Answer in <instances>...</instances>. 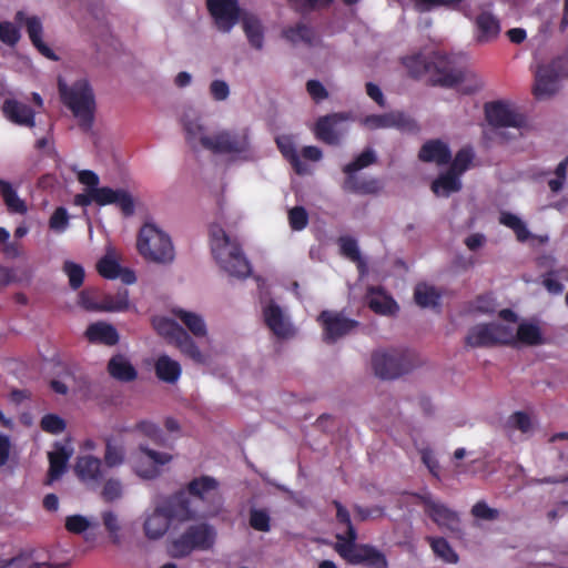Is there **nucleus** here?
I'll list each match as a JSON object with an SVG mask.
<instances>
[{"mask_svg":"<svg viewBox=\"0 0 568 568\" xmlns=\"http://www.w3.org/2000/svg\"><path fill=\"white\" fill-rule=\"evenodd\" d=\"M233 223L232 214L220 209L209 225V239L212 256L219 267L231 277L246 278L251 275V265L236 237L226 227Z\"/></svg>","mask_w":568,"mask_h":568,"instance_id":"f257e3e1","label":"nucleus"},{"mask_svg":"<svg viewBox=\"0 0 568 568\" xmlns=\"http://www.w3.org/2000/svg\"><path fill=\"white\" fill-rule=\"evenodd\" d=\"M183 493L156 501L142 514V534L149 541L161 540L170 530L172 523H184L195 518Z\"/></svg>","mask_w":568,"mask_h":568,"instance_id":"f03ea898","label":"nucleus"},{"mask_svg":"<svg viewBox=\"0 0 568 568\" xmlns=\"http://www.w3.org/2000/svg\"><path fill=\"white\" fill-rule=\"evenodd\" d=\"M152 325L156 333L173 345L184 357L197 365H210L212 356L209 351L202 349L197 341L179 325L175 320L168 316H155Z\"/></svg>","mask_w":568,"mask_h":568,"instance_id":"7ed1b4c3","label":"nucleus"},{"mask_svg":"<svg viewBox=\"0 0 568 568\" xmlns=\"http://www.w3.org/2000/svg\"><path fill=\"white\" fill-rule=\"evenodd\" d=\"M58 90L62 102L72 111L79 124L90 129L95 110L94 93L88 79L75 80L71 85L62 79H58Z\"/></svg>","mask_w":568,"mask_h":568,"instance_id":"20e7f679","label":"nucleus"},{"mask_svg":"<svg viewBox=\"0 0 568 568\" xmlns=\"http://www.w3.org/2000/svg\"><path fill=\"white\" fill-rule=\"evenodd\" d=\"M517 315L510 310H503L498 317L488 324L475 325L467 336L471 346L513 345L516 335Z\"/></svg>","mask_w":568,"mask_h":568,"instance_id":"39448f33","label":"nucleus"},{"mask_svg":"<svg viewBox=\"0 0 568 568\" xmlns=\"http://www.w3.org/2000/svg\"><path fill=\"white\" fill-rule=\"evenodd\" d=\"M139 254L150 263L169 265L175 258V250L171 236L153 223H145L136 237Z\"/></svg>","mask_w":568,"mask_h":568,"instance_id":"423d86ee","label":"nucleus"},{"mask_svg":"<svg viewBox=\"0 0 568 568\" xmlns=\"http://www.w3.org/2000/svg\"><path fill=\"white\" fill-rule=\"evenodd\" d=\"M419 364L417 355L408 349H378L372 355L375 374L385 379H394L409 373Z\"/></svg>","mask_w":568,"mask_h":568,"instance_id":"0eeeda50","label":"nucleus"},{"mask_svg":"<svg viewBox=\"0 0 568 568\" xmlns=\"http://www.w3.org/2000/svg\"><path fill=\"white\" fill-rule=\"evenodd\" d=\"M216 529L209 524L190 526L183 534L170 540L168 550L174 558H182L193 550H210L216 540Z\"/></svg>","mask_w":568,"mask_h":568,"instance_id":"6e6552de","label":"nucleus"},{"mask_svg":"<svg viewBox=\"0 0 568 568\" xmlns=\"http://www.w3.org/2000/svg\"><path fill=\"white\" fill-rule=\"evenodd\" d=\"M356 538L357 535L353 527H349V538H344L341 534L337 535L335 550L341 557L353 565H364L368 568H387V559L382 551L369 545L356 544Z\"/></svg>","mask_w":568,"mask_h":568,"instance_id":"1a4fd4ad","label":"nucleus"},{"mask_svg":"<svg viewBox=\"0 0 568 568\" xmlns=\"http://www.w3.org/2000/svg\"><path fill=\"white\" fill-rule=\"evenodd\" d=\"M568 77V57L542 60L535 71L534 94L538 100H547L559 90V80Z\"/></svg>","mask_w":568,"mask_h":568,"instance_id":"9d476101","label":"nucleus"},{"mask_svg":"<svg viewBox=\"0 0 568 568\" xmlns=\"http://www.w3.org/2000/svg\"><path fill=\"white\" fill-rule=\"evenodd\" d=\"M211 152L230 159L247 160L252 156L251 139L247 129H221L213 132Z\"/></svg>","mask_w":568,"mask_h":568,"instance_id":"9b49d317","label":"nucleus"},{"mask_svg":"<svg viewBox=\"0 0 568 568\" xmlns=\"http://www.w3.org/2000/svg\"><path fill=\"white\" fill-rule=\"evenodd\" d=\"M436 81L444 87H455L465 93L483 88V80L474 72L464 70L448 57H440L436 62Z\"/></svg>","mask_w":568,"mask_h":568,"instance_id":"f8f14e48","label":"nucleus"},{"mask_svg":"<svg viewBox=\"0 0 568 568\" xmlns=\"http://www.w3.org/2000/svg\"><path fill=\"white\" fill-rule=\"evenodd\" d=\"M173 456L166 452L140 446L134 450L129 463L134 474L142 479H155L162 474V468L170 464Z\"/></svg>","mask_w":568,"mask_h":568,"instance_id":"ddd939ff","label":"nucleus"},{"mask_svg":"<svg viewBox=\"0 0 568 568\" xmlns=\"http://www.w3.org/2000/svg\"><path fill=\"white\" fill-rule=\"evenodd\" d=\"M423 505L425 514L439 530L455 538L463 537L462 520L457 511L430 495L423 497Z\"/></svg>","mask_w":568,"mask_h":568,"instance_id":"4468645a","label":"nucleus"},{"mask_svg":"<svg viewBox=\"0 0 568 568\" xmlns=\"http://www.w3.org/2000/svg\"><path fill=\"white\" fill-rule=\"evenodd\" d=\"M349 121H352L351 113L335 112L318 118L312 131L320 141L337 145L348 132L347 123Z\"/></svg>","mask_w":568,"mask_h":568,"instance_id":"2eb2a0df","label":"nucleus"},{"mask_svg":"<svg viewBox=\"0 0 568 568\" xmlns=\"http://www.w3.org/2000/svg\"><path fill=\"white\" fill-rule=\"evenodd\" d=\"M186 143L192 149L210 150L213 133L210 132L204 119L194 111H186L181 118Z\"/></svg>","mask_w":568,"mask_h":568,"instance_id":"dca6fc26","label":"nucleus"},{"mask_svg":"<svg viewBox=\"0 0 568 568\" xmlns=\"http://www.w3.org/2000/svg\"><path fill=\"white\" fill-rule=\"evenodd\" d=\"M122 256L113 245H106L104 255L98 261L99 274L108 280H121L124 284L131 285L136 282L135 273L128 267L121 266Z\"/></svg>","mask_w":568,"mask_h":568,"instance_id":"f3484780","label":"nucleus"},{"mask_svg":"<svg viewBox=\"0 0 568 568\" xmlns=\"http://www.w3.org/2000/svg\"><path fill=\"white\" fill-rule=\"evenodd\" d=\"M174 318L179 320L184 329L193 337L194 341H203L206 344L204 351H209L213 357L212 337L210 335L207 323L204 316L195 311L175 307L171 311Z\"/></svg>","mask_w":568,"mask_h":568,"instance_id":"a211bd4d","label":"nucleus"},{"mask_svg":"<svg viewBox=\"0 0 568 568\" xmlns=\"http://www.w3.org/2000/svg\"><path fill=\"white\" fill-rule=\"evenodd\" d=\"M206 6L219 31L229 33L244 12L237 0H206Z\"/></svg>","mask_w":568,"mask_h":568,"instance_id":"6ab92c4d","label":"nucleus"},{"mask_svg":"<svg viewBox=\"0 0 568 568\" xmlns=\"http://www.w3.org/2000/svg\"><path fill=\"white\" fill-rule=\"evenodd\" d=\"M359 123L365 130L369 131L386 129L413 131L416 129L414 120L400 111L365 115Z\"/></svg>","mask_w":568,"mask_h":568,"instance_id":"aec40b11","label":"nucleus"},{"mask_svg":"<svg viewBox=\"0 0 568 568\" xmlns=\"http://www.w3.org/2000/svg\"><path fill=\"white\" fill-rule=\"evenodd\" d=\"M190 495L209 503L210 509L204 513V516L216 515L222 507V499L219 491V483L210 476H201L191 480L187 485Z\"/></svg>","mask_w":568,"mask_h":568,"instance_id":"412c9836","label":"nucleus"},{"mask_svg":"<svg viewBox=\"0 0 568 568\" xmlns=\"http://www.w3.org/2000/svg\"><path fill=\"white\" fill-rule=\"evenodd\" d=\"M488 122L499 128L524 129L527 125L526 118L516 106L505 102H495L486 106Z\"/></svg>","mask_w":568,"mask_h":568,"instance_id":"4be33fe9","label":"nucleus"},{"mask_svg":"<svg viewBox=\"0 0 568 568\" xmlns=\"http://www.w3.org/2000/svg\"><path fill=\"white\" fill-rule=\"evenodd\" d=\"M263 317L266 326L278 338H290L295 335L291 318L274 301H267L263 305Z\"/></svg>","mask_w":568,"mask_h":568,"instance_id":"5701e85b","label":"nucleus"},{"mask_svg":"<svg viewBox=\"0 0 568 568\" xmlns=\"http://www.w3.org/2000/svg\"><path fill=\"white\" fill-rule=\"evenodd\" d=\"M318 321L323 326L324 339L328 343H333L339 337L349 333L356 325L352 320H348L335 312H323Z\"/></svg>","mask_w":568,"mask_h":568,"instance_id":"b1692460","label":"nucleus"},{"mask_svg":"<svg viewBox=\"0 0 568 568\" xmlns=\"http://www.w3.org/2000/svg\"><path fill=\"white\" fill-rule=\"evenodd\" d=\"M91 197H93L94 203L100 206L115 204L125 214L133 212V200L123 189H111L106 186L91 187Z\"/></svg>","mask_w":568,"mask_h":568,"instance_id":"393cba45","label":"nucleus"},{"mask_svg":"<svg viewBox=\"0 0 568 568\" xmlns=\"http://www.w3.org/2000/svg\"><path fill=\"white\" fill-rule=\"evenodd\" d=\"M499 223L514 231L516 239L523 243L545 244L548 241L546 235H535L528 229L526 223L516 214L501 212Z\"/></svg>","mask_w":568,"mask_h":568,"instance_id":"a878e982","label":"nucleus"},{"mask_svg":"<svg viewBox=\"0 0 568 568\" xmlns=\"http://www.w3.org/2000/svg\"><path fill=\"white\" fill-rule=\"evenodd\" d=\"M2 112L9 121L18 125L34 126V113L31 108L13 98L3 101Z\"/></svg>","mask_w":568,"mask_h":568,"instance_id":"bb28decb","label":"nucleus"},{"mask_svg":"<svg viewBox=\"0 0 568 568\" xmlns=\"http://www.w3.org/2000/svg\"><path fill=\"white\" fill-rule=\"evenodd\" d=\"M366 298L369 308L379 315L394 316L399 310L395 300L379 287L369 288Z\"/></svg>","mask_w":568,"mask_h":568,"instance_id":"cd10ccee","label":"nucleus"},{"mask_svg":"<svg viewBox=\"0 0 568 568\" xmlns=\"http://www.w3.org/2000/svg\"><path fill=\"white\" fill-rule=\"evenodd\" d=\"M450 158L452 152L449 146L440 140H429L425 142L418 153L420 161L436 165L446 164Z\"/></svg>","mask_w":568,"mask_h":568,"instance_id":"c85d7f7f","label":"nucleus"},{"mask_svg":"<svg viewBox=\"0 0 568 568\" xmlns=\"http://www.w3.org/2000/svg\"><path fill=\"white\" fill-rule=\"evenodd\" d=\"M73 454V448L69 443L54 445L53 449L49 452V480L53 481L61 477L64 473L67 464Z\"/></svg>","mask_w":568,"mask_h":568,"instance_id":"c756f323","label":"nucleus"},{"mask_svg":"<svg viewBox=\"0 0 568 568\" xmlns=\"http://www.w3.org/2000/svg\"><path fill=\"white\" fill-rule=\"evenodd\" d=\"M156 377L168 384H175L182 375V366L178 359L161 354L154 362Z\"/></svg>","mask_w":568,"mask_h":568,"instance_id":"7c9ffc66","label":"nucleus"},{"mask_svg":"<svg viewBox=\"0 0 568 568\" xmlns=\"http://www.w3.org/2000/svg\"><path fill=\"white\" fill-rule=\"evenodd\" d=\"M85 337L91 343H100L104 345H114L119 341L116 329L105 322L91 324L85 331Z\"/></svg>","mask_w":568,"mask_h":568,"instance_id":"2f4dec72","label":"nucleus"},{"mask_svg":"<svg viewBox=\"0 0 568 568\" xmlns=\"http://www.w3.org/2000/svg\"><path fill=\"white\" fill-rule=\"evenodd\" d=\"M476 24L480 42H488L497 38L500 32L499 20L488 9L481 10L476 19Z\"/></svg>","mask_w":568,"mask_h":568,"instance_id":"473e14b6","label":"nucleus"},{"mask_svg":"<svg viewBox=\"0 0 568 568\" xmlns=\"http://www.w3.org/2000/svg\"><path fill=\"white\" fill-rule=\"evenodd\" d=\"M460 190V178L450 170L440 173L432 183V191L439 197H448L453 193H457Z\"/></svg>","mask_w":568,"mask_h":568,"instance_id":"72a5a7b5","label":"nucleus"},{"mask_svg":"<svg viewBox=\"0 0 568 568\" xmlns=\"http://www.w3.org/2000/svg\"><path fill=\"white\" fill-rule=\"evenodd\" d=\"M545 342L541 329L538 325L530 322L517 321L516 323V335L513 345H527L534 346Z\"/></svg>","mask_w":568,"mask_h":568,"instance_id":"f704fd0d","label":"nucleus"},{"mask_svg":"<svg viewBox=\"0 0 568 568\" xmlns=\"http://www.w3.org/2000/svg\"><path fill=\"white\" fill-rule=\"evenodd\" d=\"M74 470L81 480L94 481L102 474V463L94 456L83 455L77 459Z\"/></svg>","mask_w":568,"mask_h":568,"instance_id":"c9c22d12","label":"nucleus"},{"mask_svg":"<svg viewBox=\"0 0 568 568\" xmlns=\"http://www.w3.org/2000/svg\"><path fill=\"white\" fill-rule=\"evenodd\" d=\"M109 374L121 382L128 383L136 378V371L130 359L124 355L113 356L108 365Z\"/></svg>","mask_w":568,"mask_h":568,"instance_id":"e433bc0d","label":"nucleus"},{"mask_svg":"<svg viewBox=\"0 0 568 568\" xmlns=\"http://www.w3.org/2000/svg\"><path fill=\"white\" fill-rule=\"evenodd\" d=\"M26 26L29 38L39 52L50 60H59L53 50L42 41V24L40 20L36 17L26 18Z\"/></svg>","mask_w":568,"mask_h":568,"instance_id":"4c0bfd02","label":"nucleus"},{"mask_svg":"<svg viewBox=\"0 0 568 568\" xmlns=\"http://www.w3.org/2000/svg\"><path fill=\"white\" fill-rule=\"evenodd\" d=\"M240 19L250 44L257 50L262 49L264 33L260 20L254 14L247 12H244Z\"/></svg>","mask_w":568,"mask_h":568,"instance_id":"58836bf2","label":"nucleus"},{"mask_svg":"<svg viewBox=\"0 0 568 568\" xmlns=\"http://www.w3.org/2000/svg\"><path fill=\"white\" fill-rule=\"evenodd\" d=\"M276 142L280 151L291 162L297 174L311 173V169L301 161L300 155L295 151L294 142L291 136H280Z\"/></svg>","mask_w":568,"mask_h":568,"instance_id":"ea45409f","label":"nucleus"},{"mask_svg":"<svg viewBox=\"0 0 568 568\" xmlns=\"http://www.w3.org/2000/svg\"><path fill=\"white\" fill-rule=\"evenodd\" d=\"M0 193L4 204L11 213L26 214L28 206L18 195L17 190L6 180L0 179Z\"/></svg>","mask_w":568,"mask_h":568,"instance_id":"a19ab883","label":"nucleus"},{"mask_svg":"<svg viewBox=\"0 0 568 568\" xmlns=\"http://www.w3.org/2000/svg\"><path fill=\"white\" fill-rule=\"evenodd\" d=\"M426 540L429 542L435 556L442 561L446 564H456L458 561V555L445 538L429 536Z\"/></svg>","mask_w":568,"mask_h":568,"instance_id":"79ce46f5","label":"nucleus"},{"mask_svg":"<svg viewBox=\"0 0 568 568\" xmlns=\"http://www.w3.org/2000/svg\"><path fill=\"white\" fill-rule=\"evenodd\" d=\"M126 460V450L121 443L108 442L103 455V463L106 468H116Z\"/></svg>","mask_w":568,"mask_h":568,"instance_id":"37998d69","label":"nucleus"},{"mask_svg":"<svg viewBox=\"0 0 568 568\" xmlns=\"http://www.w3.org/2000/svg\"><path fill=\"white\" fill-rule=\"evenodd\" d=\"M414 297L420 307H434L437 305L440 294L433 285L419 283L415 287Z\"/></svg>","mask_w":568,"mask_h":568,"instance_id":"c03bdc74","label":"nucleus"},{"mask_svg":"<svg viewBox=\"0 0 568 568\" xmlns=\"http://www.w3.org/2000/svg\"><path fill=\"white\" fill-rule=\"evenodd\" d=\"M130 306L129 292L123 290L114 295H106L101 302V311L104 312H123Z\"/></svg>","mask_w":568,"mask_h":568,"instance_id":"a18cd8bd","label":"nucleus"},{"mask_svg":"<svg viewBox=\"0 0 568 568\" xmlns=\"http://www.w3.org/2000/svg\"><path fill=\"white\" fill-rule=\"evenodd\" d=\"M105 530L113 542L121 540L122 523L120 516L113 510H105L101 514Z\"/></svg>","mask_w":568,"mask_h":568,"instance_id":"49530a36","label":"nucleus"},{"mask_svg":"<svg viewBox=\"0 0 568 568\" xmlns=\"http://www.w3.org/2000/svg\"><path fill=\"white\" fill-rule=\"evenodd\" d=\"M94 526L91 518L83 515H70L67 516L64 521L65 529L71 534L81 535L91 529Z\"/></svg>","mask_w":568,"mask_h":568,"instance_id":"de8ad7c7","label":"nucleus"},{"mask_svg":"<svg viewBox=\"0 0 568 568\" xmlns=\"http://www.w3.org/2000/svg\"><path fill=\"white\" fill-rule=\"evenodd\" d=\"M209 95L215 102H224L231 95L230 84L223 79H214L209 84Z\"/></svg>","mask_w":568,"mask_h":568,"instance_id":"09e8293b","label":"nucleus"},{"mask_svg":"<svg viewBox=\"0 0 568 568\" xmlns=\"http://www.w3.org/2000/svg\"><path fill=\"white\" fill-rule=\"evenodd\" d=\"M101 495L105 501H114L123 495V484L119 478H109L104 481Z\"/></svg>","mask_w":568,"mask_h":568,"instance_id":"8fccbe9b","label":"nucleus"},{"mask_svg":"<svg viewBox=\"0 0 568 568\" xmlns=\"http://www.w3.org/2000/svg\"><path fill=\"white\" fill-rule=\"evenodd\" d=\"M63 271L69 278V284L72 288H78L82 285L84 280V270L80 264L67 261L63 265Z\"/></svg>","mask_w":568,"mask_h":568,"instance_id":"3c124183","label":"nucleus"},{"mask_svg":"<svg viewBox=\"0 0 568 568\" xmlns=\"http://www.w3.org/2000/svg\"><path fill=\"white\" fill-rule=\"evenodd\" d=\"M250 525L253 529L267 532L271 529V518L266 510L252 509L250 513Z\"/></svg>","mask_w":568,"mask_h":568,"instance_id":"603ef678","label":"nucleus"},{"mask_svg":"<svg viewBox=\"0 0 568 568\" xmlns=\"http://www.w3.org/2000/svg\"><path fill=\"white\" fill-rule=\"evenodd\" d=\"M42 430L57 435L65 429V422L55 414H47L40 420Z\"/></svg>","mask_w":568,"mask_h":568,"instance_id":"864d4df0","label":"nucleus"},{"mask_svg":"<svg viewBox=\"0 0 568 568\" xmlns=\"http://www.w3.org/2000/svg\"><path fill=\"white\" fill-rule=\"evenodd\" d=\"M473 160V153L468 149H462L454 158L449 168L452 172L460 178V175L468 170Z\"/></svg>","mask_w":568,"mask_h":568,"instance_id":"5fc2aeb1","label":"nucleus"},{"mask_svg":"<svg viewBox=\"0 0 568 568\" xmlns=\"http://www.w3.org/2000/svg\"><path fill=\"white\" fill-rule=\"evenodd\" d=\"M136 432L151 439L156 444H161L163 442V435L160 427L150 420H142L136 425Z\"/></svg>","mask_w":568,"mask_h":568,"instance_id":"6e6d98bb","label":"nucleus"},{"mask_svg":"<svg viewBox=\"0 0 568 568\" xmlns=\"http://www.w3.org/2000/svg\"><path fill=\"white\" fill-rule=\"evenodd\" d=\"M290 226L294 231H301L306 227L308 223V215L304 207L295 206L288 212Z\"/></svg>","mask_w":568,"mask_h":568,"instance_id":"4d7b16f0","label":"nucleus"},{"mask_svg":"<svg viewBox=\"0 0 568 568\" xmlns=\"http://www.w3.org/2000/svg\"><path fill=\"white\" fill-rule=\"evenodd\" d=\"M375 161V153L372 150L364 151L354 162L344 168V172L348 175L368 166Z\"/></svg>","mask_w":568,"mask_h":568,"instance_id":"13d9d810","label":"nucleus"},{"mask_svg":"<svg viewBox=\"0 0 568 568\" xmlns=\"http://www.w3.org/2000/svg\"><path fill=\"white\" fill-rule=\"evenodd\" d=\"M69 225V215L64 207H58L49 221V226L57 233H62Z\"/></svg>","mask_w":568,"mask_h":568,"instance_id":"bf43d9fd","label":"nucleus"},{"mask_svg":"<svg viewBox=\"0 0 568 568\" xmlns=\"http://www.w3.org/2000/svg\"><path fill=\"white\" fill-rule=\"evenodd\" d=\"M20 39L18 28L11 22H0V40L9 45L16 44Z\"/></svg>","mask_w":568,"mask_h":568,"instance_id":"052dcab7","label":"nucleus"},{"mask_svg":"<svg viewBox=\"0 0 568 568\" xmlns=\"http://www.w3.org/2000/svg\"><path fill=\"white\" fill-rule=\"evenodd\" d=\"M414 7L419 11H428L436 7H453L462 0H412Z\"/></svg>","mask_w":568,"mask_h":568,"instance_id":"680f3d73","label":"nucleus"},{"mask_svg":"<svg viewBox=\"0 0 568 568\" xmlns=\"http://www.w3.org/2000/svg\"><path fill=\"white\" fill-rule=\"evenodd\" d=\"M306 90L312 99L316 102L323 101L328 98V92L325 87L316 80H310L306 83Z\"/></svg>","mask_w":568,"mask_h":568,"instance_id":"e2e57ef3","label":"nucleus"},{"mask_svg":"<svg viewBox=\"0 0 568 568\" xmlns=\"http://www.w3.org/2000/svg\"><path fill=\"white\" fill-rule=\"evenodd\" d=\"M471 514L475 517L485 519V520H491L497 517V510L488 507L487 504L481 503V501H479L473 506Z\"/></svg>","mask_w":568,"mask_h":568,"instance_id":"0e129e2a","label":"nucleus"},{"mask_svg":"<svg viewBox=\"0 0 568 568\" xmlns=\"http://www.w3.org/2000/svg\"><path fill=\"white\" fill-rule=\"evenodd\" d=\"M509 424L511 427L521 430L523 433H527L531 428V420L529 416L524 413H515L510 419Z\"/></svg>","mask_w":568,"mask_h":568,"instance_id":"69168bd1","label":"nucleus"},{"mask_svg":"<svg viewBox=\"0 0 568 568\" xmlns=\"http://www.w3.org/2000/svg\"><path fill=\"white\" fill-rule=\"evenodd\" d=\"M311 30L305 26H298L295 29L286 31V37L293 42L297 41H311Z\"/></svg>","mask_w":568,"mask_h":568,"instance_id":"338daca9","label":"nucleus"},{"mask_svg":"<svg viewBox=\"0 0 568 568\" xmlns=\"http://www.w3.org/2000/svg\"><path fill=\"white\" fill-rule=\"evenodd\" d=\"M341 250L345 256L349 257L353 261H356L359 256L357 244L352 239H342Z\"/></svg>","mask_w":568,"mask_h":568,"instance_id":"774afa93","label":"nucleus"}]
</instances>
